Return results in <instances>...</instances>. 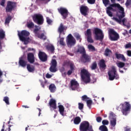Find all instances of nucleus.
Here are the masks:
<instances>
[{
  "instance_id": "61",
  "label": "nucleus",
  "mask_w": 131,
  "mask_h": 131,
  "mask_svg": "<svg viewBox=\"0 0 131 131\" xmlns=\"http://www.w3.org/2000/svg\"><path fill=\"white\" fill-rule=\"evenodd\" d=\"M129 48H131V44L130 43H127L125 45V48L126 49H129Z\"/></svg>"
},
{
  "instance_id": "47",
  "label": "nucleus",
  "mask_w": 131,
  "mask_h": 131,
  "mask_svg": "<svg viewBox=\"0 0 131 131\" xmlns=\"http://www.w3.org/2000/svg\"><path fill=\"white\" fill-rule=\"evenodd\" d=\"M88 48L89 50H91L93 52L96 51V48L92 45H89L88 46Z\"/></svg>"
},
{
  "instance_id": "42",
  "label": "nucleus",
  "mask_w": 131,
  "mask_h": 131,
  "mask_svg": "<svg viewBox=\"0 0 131 131\" xmlns=\"http://www.w3.org/2000/svg\"><path fill=\"white\" fill-rule=\"evenodd\" d=\"M86 104L89 108H91V107H92V104H93V101L92 100H88L86 101Z\"/></svg>"
},
{
  "instance_id": "5",
  "label": "nucleus",
  "mask_w": 131,
  "mask_h": 131,
  "mask_svg": "<svg viewBox=\"0 0 131 131\" xmlns=\"http://www.w3.org/2000/svg\"><path fill=\"white\" fill-rule=\"evenodd\" d=\"M81 77L85 83H89L91 81L90 74L85 69L81 70Z\"/></svg>"
},
{
  "instance_id": "62",
  "label": "nucleus",
  "mask_w": 131,
  "mask_h": 131,
  "mask_svg": "<svg viewBox=\"0 0 131 131\" xmlns=\"http://www.w3.org/2000/svg\"><path fill=\"white\" fill-rule=\"evenodd\" d=\"M127 55L128 56V57H131V51L128 50L127 51Z\"/></svg>"
},
{
  "instance_id": "15",
  "label": "nucleus",
  "mask_w": 131,
  "mask_h": 131,
  "mask_svg": "<svg viewBox=\"0 0 131 131\" xmlns=\"http://www.w3.org/2000/svg\"><path fill=\"white\" fill-rule=\"evenodd\" d=\"M38 56L39 60H40L41 62H47V61H48V55L46 53L39 51Z\"/></svg>"
},
{
  "instance_id": "1",
  "label": "nucleus",
  "mask_w": 131,
  "mask_h": 131,
  "mask_svg": "<svg viewBox=\"0 0 131 131\" xmlns=\"http://www.w3.org/2000/svg\"><path fill=\"white\" fill-rule=\"evenodd\" d=\"M111 3L113 4L110 5L109 7L106 8V11H111L113 10V8H117L119 10V13L117 14V17H114L112 18L113 20L119 23V24L123 25V26H125L127 28H130V24L129 23L127 24H125L127 22V19H126L124 17H125V13H124V8L120 6L119 4L115 3V0H111ZM124 18L123 19L122 18Z\"/></svg>"
},
{
  "instance_id": "33",
  "label": "nucleus",
  "mask_w": 131,
  "mask_h": 131,
  "mask_svg": "<svg viewBox=\"0 0 131 131\" xmlns=\"http://www.w3.org/2000/svg\"><path fill=\"white\" fill-rule=\"evenodd\" d=\"M77 53H80V54H81V55H83V54H85V49H84V47H79L77 50Z\"/></svg>"
},
{
  "instance_id": "45",
  "label": "nucleus",
  "mask_w": 131,
  "mask_h": 131,
  "mask_svg": "<svg viewBox=\"0 0 131 131\" xmlns=\"http://www.w3.org/2000/svg\"><path fill=\"white\" fill-rule=\"evenodd\" d=\"M11 126L9 125V127L5 130V124L3 125V128L1 129V131H11Z\"/></svg>"
},
{
  "instance_id": "16",
  "label": "nucleus",
  "mask_w": 131,
  "mask_h": 131,
  "mask_svg": "<svg viewBox=\"0 0 131 131\" xmlns=\"http://www.w3.org/2000/svg\"><path fill=\"white\" fill-rule=\"evenodd\" d=\"M91 56L86 54V53L83 54L81 55V61L83 63H89L91 62Z\"/></svg>"
},
{
  "instance_id": "22",
  "label": "nucleus",
  "mask_w": 131,
  "mask_h": 131,
  "mask_svg": "<svg viewBox=\"0 0 131 131\" xmlns=\"http://www.w3.org/2000/svg\"><path fill=\"white\" fill-rule=\"evenodd\" d=\"M50 109H53V110H56L57 109V103L56 100L52 98L50 99L49 103Z\"/></svg>"
},
{
  "instance_id": "39",
  "label": "nucleus",
  "mask_w": 131,
  "mask_h": 131,
  "mask_svg": "<svg viewBox=\"0 0 131 131\" xmlns=\"http://www.w3.org/2000/svg\"><path fill=\"white\" fill-rule=\"evenodd\" d=\"M59 45H60V46H62L63 47H65V46H66V44L64 42V38L62 37L60 38Z\"/></svg>"
},
{
  "instance_id": "29",
  "label": "nucleus",
  "mask_w": 131,
  "mask_h": 131,
  "mask_svg": "<svg viewBox=\"0 0 131 131\" xmlns=\"http://www.w3.org/2000/svg\"><path fill=\"white\" fill-rule=\"evenodd\" d=\"M74 71V63H70V70H69L67 72L68 75H71L72 74V72Z\"/></svg>"
},
{
  "instance_id": "54",
  "label": "nucleus",
  "mask_w": 131,
  "mask_h": 131,
  "mask_svg": "<svg viewBox=\"0 0 131 131\" xmlns=\"http://www.w3.org/2000/svg\"><path fill=\"white\" fill-rule=\"evenodd\" d=\"M130 5H131V0H126V2L125 3L126 7H129V6H130Z\"/></svg>"
},
{
  "instance_id": "56",
  "label": "nucleus",
  "mask_w": 131,
  "mask_h": 131,
  "mask_svg": "<svg viewBox=\"0 0 131 131\" xmlns=\"http://www.w3.org/2000/svg\"><path fill=\"white\" fill-rule=\"evenodd\" d=\"M114 79H119V75L117 74V72H116L114 76Z\"/></svg>"
},
{
  "instance_id": "4",
  "label": "nucleus",
  "mask_w": 131,
  "mask_h": 131,
  "mask_svg": "<svg viewBox=\"0 0 131 131\" xmlns=\"http://www.w3.org/2000/svg\"><path fill=\"white\" fill-rule=\"evenodd\" d=\"M120 106L122 107V113H123V115H126L128 114V112L130 111L131 105L128 102L125 101L124 103H121L120 105Z\"/></svg>"
},
{
  "instance_id": "9",
  "label": "nucleus",
  "mask_w": 131,
  "mask_h": 131,
  "mask_svg": "<svg viewBox=\"0 0 131 131\" xmlns=\"http://www.w3.org/2000/svg\"><path fill=\"white\" fill-rule=\"evenodd\" d=\"M57 11L59 14L62 16V19L63 20H66L68 17V14H69V12H68V9L64 7H60L57 9Z\"/></svg>"
},
{
  "instance_id": "13",
  "label": "nucleus",
  "mask_w": 131,
  "mask_h": 131,
  "mask_svg": "<svg viewBox=\"0 0 131 131\" xmlns=\"http://www.w3.org/2000/svg\"><path fill=\"white\" fill-rule=\"evenodd\" d=\"M89 11H90V9L88 6L82 5L80 7V12L81 15L84 16V17H86L89 15Z\"/></svg>"
},
{
  "instance_id": "55",
  "label": "nucleus",
  "mask_w": 131,
  "mask_h": 131,
  "mask_svg": "<svg viewBox=\"0 0 131 131\" xmlns=\"http://www.w3.org/2000/svg\"><path fill=\"white\" fill-rule=\"evenodd\" d=\"M75 37H76L77 40H79V42H81V38L80 37V36L79 34L75 36Z\"/></svg>"
},
{
  "instance_id": "44",
  "label": "nucleus",
  "mask_w": 131,
  "mask_h": 131,
  "mask_svg": "<svg viewBox=\"0 0 131 131\" xmlns=\"http://www.w3.org/2000/svg\"><path fill=\"white\" fill-rule=\"evenodd\" d=\"M102 2L105 7H107L110 4V1L109 0H102Z\"/></svg>"
},
{
  "instance_id": "25",
  "label": "nucleus",
  "mask_w": 131,
  "mask_h": 131,
  "mask_svg": "<svg viewBox=\"0 0 131 131\" xmlns=\"http://www.w3.org/2000/svg\"><path fill=\"white\" fill-rule=\"evenodd\" d=\"M98 66L100 70H105L107 67L106 63L105 62V60L103 59H101L98 63Z\"/></svg>"
},
{
  "instance_id": "7",
  "label": "nucleus",
  "mask_w": 131,
  "mask_h": 131,
  "mask_svg": "<svg viewBox=\"0 0 131 131\" xmlns=\"http://www.w3.org/2000/svg\"><path fill=\"white\" fill-rule=\"evenodd\" d=\"M33 20L38 25L43 24V16L40 14H35L32 17Z\"/></svg>"
},
{
  "instance_id": "27",
  "label": "nucleus",
  "mask_w": 131,
  "mask_h": 131,
  "mask_svg": "<svg viewBox=\"0 0 131 131\" xmlns=\"http://www.w3.org/2000/svg\"><path fill=\"white\" fill-rule=\"evenodd\" d=\"M115 55L116 57V58L118 60H119L120 59H122V60L124 61L125 62L126 61V59L125 58V57H124V55L121 54H118L117 53H116L115 54Z\"/></svg>"
},
{
  "instance_id": "48",
  "label": "nucleus",
  "mask_w": 131,
  "mask_h": 131,
  "mask_svg": "<svg viewBox=\"0 0 131 131\" xmlns=\"http://www.w3.org/2000/svg\"><path fill=\"white\" fill-rule=\"evenodd\" d=\"M20 40L21 41H24L25 45H28V42H29V41H28L29 40V37L25 38V40Z\"/></svg>"
},
{
  "instance_id": "2",
  "label": "nucleus",
  "mask_w": 131,
  "mask_h": 131,
  "mask_svg": "<svg viewBox=\"0 0 131 131\" xmlns=\"http://www.w3.org/2000/svg\"><path fill=\"white\" fill-rule=\"evenodd\" d=\"M108 38L111 41H117L120 38V36L119 34L115 31V30L113 29H111L108 31Z\"/></svg>"
},
{
  "instance_id": "59",
  "label": "nucleus",
  "mask_w": 131,
  "mask_h": 131,
  "mask_svg": "<svg viewBox=\"0 0 131 131\" xmlns=\"http://www.w3.org/2000/svg\"><path fill=\"white\" fill-rule=\"evenodd\" d=\"M3 76V72L0 70V82H3V80L1 79Z\"/></svg>"
},
{
  "instance_id": "18",
  "label": "nucleus",
  "mask_w": 131,
  "mask_h": 131,
  "mask_svg": "<svg viewBox=\"0 0 131 131\" xmlns=\"http://www.w3.org/2000/svg\"><path fill=\"white\" fill-rule=\"evenodd\" d=\"M115 73H116V69L115 67H113L112 69L108 72V78L110 80H114V76Z\"/></svg>"
},
{
  "instance_id": "8",
  "label": "nucleus",
  "mask_w": 131,
  "mask_h": 131,
  "mask_svg": "<svg viewBox=\"0 0 131 131\" xmlns=\"http://www.w3.org/2000/svg\"><path fill=\"white\" fill-rule=\"evenodd\" d=\"M75 43H76V40L74 37L71 34H69L67 38V45L68 47L71 48V47L75 46Z\"/></svg>"
},
{
  "instance_id": "30",
  "label": "nucleus",
  "mask_w": 131,
  "mask_h": 131,
  "mask_svg": "<svg viewBox=\"0 0 131 131\" xmlns=\"http://www.w3.org/2000/svg\"><path fill=\"white\" fill-rule=\"evenodd\" d=\"M58 109L59 113L62 116H64V112L65 111V108H64V106L62 105H58Z\"/></svg>"
},
{
  "instance_id": "11",
  "label": "nucleus",
  "mask_w": 131,
  "mask_h": 131,
  "mask_svg": "<svg viewBox=\"0 0 131 131\" xmlns=\"http://www.w3.org/2000/svg\"><path fill=\"white\" fill-rule=\"evenodd\" d=\"M34 32L35 36H36L38 38L43 39V40H46V39H47V36L45 35L44 33H40V31H38V28H35L34 30Z\"/></svg>"
},
{
  "instance_id": "52",
  "label": "nucleus",
  "mask_w": 131,
  "mask_h": 131,
  "mask_svg": "<svg viewBox=\"0 0 131 131\" xmlns=\"http://www.w3.org/2000/svg\"><path fill=\"white\" fill-rule=\"evenodd\" d=\"M78 108L80 110H82V109H83V103H79Z\"/></svg>"
},
{
  "instance_id": "20",
  "label": "nucleus",
  "mask_w": 131,
  "mask_h": 131,
  "mask_svg": "<svg viewBox=\"0 0 131 131\" xmlns=\"http://www.w3.org/2000/svg\"><path fill=\"white\" fill-rule=\"evenodd\" d=\"M27 60L30 64H33L35 62V57L33 53L30 52L27 54Z\"/></svg>"
},
{
  "instance_id": "46",
  "label": "nucleus",
  "mask_w": 131,
  "mask_h": 131,
  "mask_svg": "<svg viewBox=\"0 0 131 131\" xmlns=\"http://www.w3.org/2000/svg\"><path fill=\"white\" fill-rule=\"evenodd\" d=\"M28 28H33L34 27V24L33 22H31L27 24Z\"/></svg>"
},
{
  "instance_id": "21",
  "label": "nucleus",
  "mask_w": 131,
  "mask_h": 131,
  "mask_svg": "<svg viewBox=\"0 0 131 131\" xmlns=\"http://www.w3.org/2000/svg\"><path fill=\"white\" fill-rule=\"evenodd\" d=\"M78 86H79V84L75 79L72 80L71 81V88L73 91L77 90V89H78Z\"/></svg>"
},
{
  "instance_id": "49",
  "label": "nucleus",
  "mask_w": 131,
  "mask_h": 131,
  "mask_svg": "<svg viewBox=\"0 0 131 131\" xmlns=\"http://www.w3.org/2000/svg\"><path fill=\"white\" fill-rule=\"evenodd\" d=\"M102 125H108L109 124V121L107 120H103L102 122Z\"/></svg>"
},
{
  "instance_id": "50",
  "label": "nucleus",
  "mask_w": 131,
  "mask_h": 131,
  "mask_svg": "<svg viewBox=\"0 0 131 131\" xmlns=\"http://www.w3.org/2000/svg\"><path fill=\"white\" fill-rule=\"evenodd\" d=\"M47 22L48 23V24H49V25H51L52 24V23H53V20H52V19H51V18H49V17H47Z\"/></svg>"
},
{
  "instance_id": "26",
  "label": "nucleus",
  "mask_w": 131,
  "mask_h": 131,
  "mask_svg": "<svg viewBox=\"0 0 131 131\" xmlns=\"http://www.w3.org/2000/svg\"><path fill=\"white\" fill-rule=\"evenodd\" d=\"M67 27L64 26V24H63V23H61L58 27V32H59V34H61V33H63V32H64V30H67Z\"/></svg>"
},
{
  "instance_id": "24",
  "label": "nucleus",
  "mask_w": 131,
  "mask_h": 131,
  "mask_svg": "<svg viewBox=\"0 0 131 131\" xmlns=\"http://www.w3.org/2000/svg\"><path fill=\"white\" fill-rule=\"evenodd\" d=\"M6 38V32L3 30H0V52L2 51L3 49V46L2 40L4 39V38Z\"/></svg>"
},
{
  "instance_id": "37",
  "label": "nucleus",
  "mask_w": 131,
  "mask_h": 131,
  "mask_svg": "<svg viewBox=\"0 0 131 131\" xmlns=\"http://www.w3.org/2000/svg\"><path fill=\"white\" fill-rule=\"evenodd\" d=\"M99 129L100 131H108V128H107V126L104 125L100 126Z\"/></svg>"
},
{
  "instance_id": "23",
  "label": "nucleus",
  "mask_w": 131,
  "mask_h": 131,
  "mask_svg": "<svg viewBox=\"0 0 131 131\" xmlns=\"http://www.w3.org/2000/svg\"><path fill=\"white\" fill-rule=\"evenodd\" d=\"M18 64L21 67H26L27 66V61L24 60V56H21L19 58Z\"/></svg>"
},
{
  "instance_id": "38",
  "label": "nucleus",
  "mask_w": 131,
  "mask_h": 131,
  "mask_svg": "<svg viewBox=\"0 0 131 131\" xmlns=\"http://www.w3.org/2000/svg\"><path fill=\"white\" fill-rule=\"evenodd\" d=\"M12 20V16L8 15L7 17H6L5 19V24H9L10 23V21Z\"/></svg>"
},
{
  "instance_id": "10",
  "label": "nucleus",
  "mask_w": 131,
  "mask_h": 131,
  "mask_svg": "<svg viewBox=\"0 0 131 131\" xmlns=\"http://www.w3.org/2000/svg\"><path fill=\"white\" fill-rule=\"evenodd\" d=\"M16 8V3L12 1H8L7 5L5 8L7 13H11Z\"/></svg>"
},
{
  "instance_id": "57",
  "label": "nucleus",
  "mask_w": 131,
  "mask_h": 131,
  "mask_svg": "<svg viewBox=\"0 0 131 131\" xmlns=\"http://www.w3.org/2000/svg\"><path fill=\"white\" fill-rule=\"evenodd\" d=\"M89 99V98L86 95H84L82 96V101H86V100Z\"/></svg>"
},
{
  "instance_id": "63",
  "label": "nucleus",
  "mask_w": 131,
  "mask_h": 131,
  "mask_svg": "<svg viewBox=\"0 0 131 131\" xmlns=\"http://www.w3.org/2000/svg\"><path fill=\"white\" fill-rule=\"evenodd\" d=\"M51 77H52V75H51L50 74H47L46 78H51Z\"/></svg>"
},
{
  "instance_id": "64",
  "label": "nucleus",
  "mask_w": 131,
  "mask_h": 131,
  "mask_svg": "<svg viewBox=\"0 0 131 131\" xmlns=\"http://www.w3.org/2000/svg\"><path fill=\"white\" fill-rule=\"evenodd\" d=\"M124 131H131L130 128H128L127 127H125Z\"/></svg>"
},
{
  "instance_id": "14",
  "label": "nucleus",
  "mask_w": 131,
  "mask_h": 131,
  "mask_svg": "<svg viewBox=\"0 0 131 131\" xmlns=\"http://www.w3.org/2000/svg\"><path fill=\"white\" fill-rule=\"evenodd\" d=\"M57 60L56 59H52L50 63V68L49 70L50 72L54 73L57 71Z\"/></svg>"
},
{
  "instance_id": "43",
  "label": "nucleus",
  "mask_w": 131,
  "mask_h": 131,
  "mask_svg": "<svg viewBox=\"0 0 131 131\" xmlns=\"http://www.w3.org/2000/svg\"><path fill=\"white\" fill-rule=\"evenodd\" d=\"M70 64H71V62H70V61H64L62 64V66L63 67H66V66L68 67L69 65H70Z\"/></svg>"
},
{
  "instance_id": "51",
  "label": "nucleus",
  "mask_w": 131,
  "mask_h": 131,
  "mask_svg": "<svg viewBox=\"0 0 131 131\" xmlns=\"http://www.w3.org/2000/svg\"><path fill=\"white\" fill-rule=\"evenodd\" d=\"M106 14H107L110 17H113V13L111 11L106 10Z\"/></svg>"
},
{
  "instance_id": "58",
  "label": "nucleus",
  "mask_w": 131,
  "mask_h": 131,
  "mask_svg": "<svg viewBox=\"0 0 131 131\" xmlns=\"http://www.w3.org/2000/svg\"><path fill=\"white\" fill-rule=\"evenodd\" d=\"M96 121L98 122H99V123L101 122V121H102V117H97L96 118Z\"/></svg>"
},
{
  "instance_id": "35",
  "label": "nucleus",
  "mask_w": 131,
  "mask_h": 131,
  "mask_svg": "<svg viewBox=\"0 0 131 131\" xmlns=\"http://www.w3.org/2000/svg\"><path fill=\"white\" fill-rule=\"evenodd\" d=\"M81 122V119L79 117H76L74 119V124H79Z\"/></svg>"
},
{
  "instance_id": "6",
  "label": "nucleus",
  "mask_w": 131,
  "mask_h": 131,
  "mask_svg": "<svg viewBox=\"0 0 131 131\" xmlns=\"http://www.w3.org/2000/svg\"><path fill=\"white\" fill-rule=\"evenodd\" d=\"M95 38L96 40H100V41H103L104 39V34L103 31L101 29L96 28L94 29Z\"/></svg>"
},
{
  "instance_id": "40",
  "label": "nucleus",
  "mask_w": 131,
  "mask_h": 131,
  "mask_svg": "<svg viewBox=\"0 0 131 131\" xmlns=\"http://www.w3.org/2000/svg\"><path fill=\"white\" fill-rule=\"evenodd\" d=\"M125 65V63H124V62H119L117 64V66H118V67H119V68H123L124 67Z\"/></svg>"
},
{
  "instance_id": "41",
  "label": "nucleus",
  "mask_w": 131,
  "mask_h": 131,
  "mask_svg": "<svg viewBox=\"0 0 131 131\" xmlns=\"http://www.w3.org/2000/svg\"><path fill=\"white\" fill-rule=\"evenodd\" d=\"M3 101L7 105H10V102H9V97L8 96L4 97Z\"/></svg>"
},
{
  "instance_id": "28",
  "label": "nucleus",
  "mask_w": 131,
  "mask_h": 131,
  "mask_svg": "<svg viewBox=\"0 0 131 131\" xmlns=\"http://www.w3.org/2000/svg\"><path fill=\"white\" fill-rule=\"evenodd\" d=\"M27 69L29 72H34L35 71V68L33 66L30 65V64H28L27 65Z\"/></svg>"
},
{
  "instance_id": "3",
  "label": "nucleus",
  "mask_w": 131,
  "mask_h": 131,
  "mask_svg": "<svg viewBox=\"0 0 131 131\" xmlns=\"http://www.w3.org/2000/svg\"><path fill=\"white\" fill-rule=\"evenodd\" d=\"M79 129L80 131H94L93 126L90 125V123L86 121H84L80 123Z\"/></svg>"
},
{
  "instance_id": "32",
  "label": "nucleus",
  "mask_w": 131,
  "mask_h": 131,
  "mask_svg": "<svg viewBox=\"0 0 131 131\" xmlns=\"http://www.w3.org/2000/svg\"><path fill=\"white\" fill-rule=\"evenodd\" d=\"M49 91H50L51 93H55L56 92V85L55 84H51L49 87Z\"/></svg>"
},
{
  "instance_id": "31",
  "label": "nucleus",
  "mask_w": 131,
  "mask_h": 131,
  "mask_svg": "<svg viewBox=\"0 0 131 131\" xmlns=\"http://www.w3.org/2000/svg\"><path fill=\"white\" fill-rule=\"evenodd\" d=\"M111 54H112V51L109 49V48H106L104 51V56L106 57H110V55H111Z\"/></svg>"
},
{
  "instance_id": "17",
  "label": "nucleus",
  "mask_w": 131,
  "mask_h": 131,
  "mask_svg": "<svg viewBox=\"0 0 131 131\" xmlns=\"http://www.w3.org/2000/svg\"><path fill=\"white\" fill-rule=\"evenodd\" d=\"M115 114L113 112H111L110 114V118H112L110 121V124L112 126L114 127L116 125V118Z\"/></svg>"
},
{
  "instance_id": "34",
  "label": "nucleus",
  "mask_w": 131,
  "mask_h": 131,
  "mask_svg": "<svg viewBox=\"0 0 131 131\" xmlns=\"http://www.w3.org/2000/svg\"><path fill=\"white\" fill-rule=\"evenodd\" d=\"M46 48L48 51H50L51 53H54L55 51V47L53 45H47L46 46Z\"/></svg>"
},
{
  "instance_id": "60",
  "label": "nucleus",
  "mask_w": 131,
  "mask_h": 131,
  "mask_svg": "<svg viewBox=\"0 0 131 131\" xmlns=\"http://www.w3.org/2000/svg\"><path fill=\"white\" fill-rule=\"evenodd\" d=\"M5 2H6L5 0H2L0 3L1 6H2V7H5Z\"/></svg>"
},
{
  "instance_id": "12",
  "label": "nucleus",
  "mask_w": 131,
  "mask_h": 131,
  "mask_svg": "<svg viewBox=\"0 0 131 131\" xmlns=\"http://www.w3.org/2000/svg\"><path fill=\"white\" fill-rule=\"evenodd\" d=\"M30 33L29 32L26 30H23L20 32H18V35L19 37L20 40H24L25 38H27V36H29Z\"/></svg>"
},
{
  "instance_id": "19",
  "label": "nucleus",
  "mask_w": 131,
  "mask_h": 131,
  "mask_svg": "<svg viewBox=\"0 0 131 131\" xmlns=\"http://www.w3.org/2000/svg\"><path fill=\"white\" fill-rule=\"evenodd\" d=\"M85 35L87 36V41L90 43H93V42H94V40L92 38V31H91L90 29H87Z\"/></svg>"
},
{
  "instance_id": "53",
  "label": "nucleus",
  "mask_w": 131,
  "mask_h": 131,
  "mask_svg": "<svg viewBox=\"0 0 131 131\" xmlns=\"http://www.w3.org/2000/svg\"><path fill=\"white\" fill-rule=\"evenodd\" d=\"M87 2L90 5H94L96 3V0H87Z\"/></svg>"
},
{
  "instance_id": "36",
  "label": "nucleus",
  "mask_w": 131,
  "mask_h": 131,
  "mask_svg": "<svg viewBox=\"0 0 131 131\" xmlns=\"http://www.w3.org/2000/svg\"><path fill=\"white\" fill-rule=\"evenodd\" d=\"M98 67V64H97V61H94L92 63L91 69L92 70H96L97 69V67Z\"/></svg>"
}]
</instances>
